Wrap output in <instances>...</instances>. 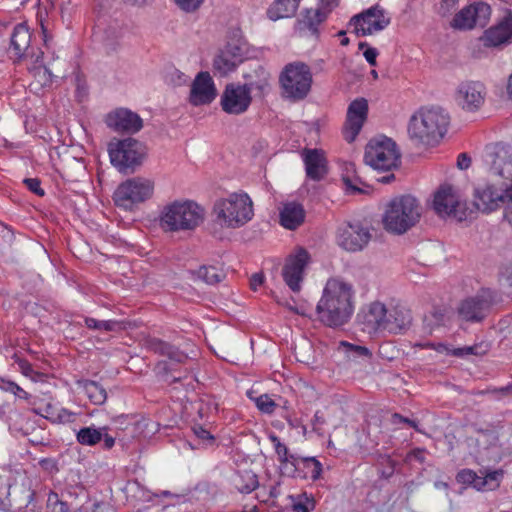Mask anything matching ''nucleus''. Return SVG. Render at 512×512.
<instances>
[{"instance_id": "69168bd1", "label": "nucleus", "mask_w": 512, "mask_h": 512, "mask_svg": "<svg viewBox=\"0 0 512 512\" xmlns=\"http://www.w3.org/2000/svg\"><path fill=\"white\" fill-rule=\"evenodd\" d=\"M263 273H255L250 278V288L254 291L258 289L264 283Z\"/></svg>"}, {"instance_id": "393cba45", "label": "nucleus", "mask_w": 512, "mask_h": 512, "mask_svg": "<svg viewBox=\"0 0 512 512\" xmlns=\"http://www.w3.org/2000/svg\"><path fill=\"white\" fill-rule=\"evenodd\" d=\"M243 78L245 82L242 86L250 94L256 91L259 96H262L269 88L270 73L258 63L246 71Z\"/></svg>"}, {"instance_id": "dca6fc26", "label": "nucleus", "mask_w": 512, "mask_h": 512, "mask_svg": "<svg viewBox=\"0 0 512 512\" xmlns=\"http://www.w3.org/2000/svg\"><path fill=\"white\" fill-rule=\"evenodd\" d=\"M251 102V94L242 85L230 83L221 95L220 104L227 114L240 115L248 110Z\"/></svg>"}, {"instance_id": "3c124183", "label": "nucleus", "mask_w": 512, "mask_h": 512, "mask_svg": "<svg viewBox=\"0 0 512 512\" xmlns=\"http://www.w3.org/2000/svg\"><path fill=\"white\" fill-rule=\"evenodd\" d=\"M23 183L26 185V187L36 194L37 196H44L45 191L41 188V181L38 178H25L23 180Z\"/></svg>"}, {"instance_id": "2f4dec72", "label": "nucleus", "mask_w": 512, "mask_h": 512, "mask_svg": "<svg viewBox=\"0 0 512 512\" xmlns=\"http://www.w3.org/2000/svg\"><path fill=\"white\" fill-rule=\"evenodd\" d=\"M85 394L90 401L95 405H102L107 399V392L105 388L96 381L85 380L82 382Z\"/></svg>"}, {"instance_id": "5701e85b", "label": "nucleus", "mask_w": 512, "mask_h": 512, "mask_svg": "<svg viewBox=\"0 0 512 512\" xmlns=\"http://www.w3.org/2000/svg\"><path fill=\"white\" fill-rule=\"evenodd\" d=\"M307 178L321 181L328 174V161L325 152L317 148H305L301 153Z\"/></svg>"}, {"instance_id": "a18cd8bd", "label": "nucleus", "mask_w": 512, "mask_h": 512, "mask_svg": "<svg viewBox=\"0 0 512 512\" xmlns=\"http://www.w3.org/2000/svg\"><path fill=\"white\" fill-rule=\"evenodd\" d=\"M443 321V314L440 312H432L430 315H425L423 319V329L426 333L431 334L434 326H439Z\"/></svg>"}, {"instance_id": "de8ad7c7", "label": "nucleus", "mask_w": 512, "mask_h": 512, "mask_svg": "<svg viewBox=\"0 0 512 512\" xmlns=\"http://www.w3.org/2000/svg\"><path fill=\"white\" fill-rule=\"evenodd\" d=\"M326 423L327 421L323 412L319 410L316 411L313 416V419L311 420L312 431L315 432L317 435L323 437L325 435L324 427Z\"/></svg>"}, {"instance_id": "e433bc0d", "label": "nucleus", "mask_w": 512, "mask_h": 512, "mask_svg": "<svg viewBox=\"0 0 512 512\" xmlns=\"http://www.w3.org/2000/svg\"><path fill=\"white\" fill-rule=\"evenodd\" d=\"M490 345L486 342H480L472 346H464L455 348L451 351V355L456 357H464L467 355L483 356L488 353Z\"/></svg>"}, {"instance_id": "412c9836", "label": "nucleus", "mask_w": 512, "mask_h": 512, "mask_svg": "<svg viewBox=\"0 0 512 512\" xmlns=\"http://www.w3.org/2000/svg\"><path fill=\"white\" fill-rule=\"evenodd\" d=\"M216 88L208 72H199L190 90L189 102L193 106L210 104L216 97Z\"/></svg>"}, {"instance_id": "8fccbe9b", "label": "nucleus", "mask_w": 512, "mask_h": 512, "mask_svg": "<svg viewBox=\"0 0 512 512\" xmlns=\"http://www.w3.org/2000/svg\"><path fill=\"white\" fill-rule=\"evenodd\" d=\"M341 346H343L346 349V352L349 355H354L358 357H368L371 355L369 349L364 346L353 345L345 341L341 342Z\"/></svg>"}, {"instance_id": "473e14b6", "label": "nucleus", "mask_w": 512, "mask_h": 512, "mask_svg": "<svg viewBox=\"0 0 512 512\" xmlns=\"http://www.w3.org/2000/svg\"><path fill=\"white\" fill-rule=\"evenodd\" d=\"M104 430H108L107 426L94 428L84 427L77 432V441L82 445L93 446L102 440Z\"/></svg>"}, {"instance_id": "13d9d810", "label": "nucleus", "mask_w": 512, "mask_h": 512, "mask_svg": "<svg viewBox=\"0 0 512 512\" xmlns=\"http://www.w3.org/2000/svg\"><path fill=\"white\" fill-rule=\"evenodd\" d=\"M393 423H405L410 427L414 428L416 431H420L418 428V423L415 420L409 419L407 417L402 416L399 413H394L392 415Z\"/></svg>"}, {"instance_id": "49530a36", "label": "nucleus", "mask_w": 512, "mask_h": 512, "mask_svg": "<svg viewBox=\"0 0 512 512\" xmlns=\"http://www.w3.org/2000/svg\"><path fill=\"white\" fill-rule=\"evenodd\" d=\"M269 439L274 444L275 452L278 455L279 462L280 463L287 462L288 453H289L287 446L280 441L278 436H276L274 434H271L269 436Z\"/></svg>"}, {"instance_id": "f257e3e1", "label": "nucleus", "mask_w": 512, "mask_h": 512, "mask_svg": "<svg viewBox=\"0 0 512 512\" xmlns=\"http://www.w3.org/2000/svg\"><path fill=\"white\" fill-rule=\"evenodd\" d=\"M354 312V289L341 278H330L316 306L318 319L327 327L338 328L350 320Z\"/></svg>"}, {"instance_id": "79ce46f5", "label": "nucleus", "mask_w": 512, "mask_h": 512, "mask_svg": "<svg viewBox=\"0 0 512 512\" xmlns=\"http://www.w3.org/2000/svg\"><path fill=\"white\" fill-rule=\"evenodd\" d=\"M47 506L51 512H69L70 510L68 503L62 501L54 491H50L48 495Z\"/></svg>"}, {"instance_id": "cd10ccee", "label": "nucleus", "mask_w": 512, "mask_h": 512, "mask_svg": "<svg viewBox=\"0 0 512 512\" xmlns=\"http://www.w3.org/2000/svg\"><path fill=\"white\" fill-rule=\"evenodd\" d=\"M145 344L149 351L161 356H166L177 363H184L188 358L179 348L159 338H148Z\"/></svg>"}, {"instance_id": "9d476101", "label": "nucleus", "mask_w": 512, "mask_h": 512, "mask_svg": "<svg viewBox=\"0 0 512 512\" xmlns=\"http://www.w3.org/2000/svg\"><path fill=\"white\" fill-rule=\"evenodd\" d=\"M154 182L135 177L121 183L113 194V201L116 206L131 210L134 205L142 203L153 195Z\"/></svg>"}, {"instance_id": "0e129e2a", "label": "nucleus", "mask_w": 512, "mask_h": 512, "mask_svg": "<svg viewBox=\"0 0 512 512\" xmlns=\"http://www.w3.org/2000/svg\"><path fill=\"white\" fill-rule=\"evenodd\" d=\"M471 166V157L467 153H461L457 159V167L466 170Z\"/></svg>"}, {"instance_id": "a878e982", "label": "nucleus", "mask_w": 512, "mask_h": 512, "mask_svg": "<svg viewBox=\"0 0 512 512\" xmlns=\"http://www.w3.org/2000/svg\"><path fill=\"white\" fill-rule=\"evenodd\" d=\"M30 42L31 34L28 27L23 23L17 24L10 37V46L8 48L10 57L17 60L26 57L28 55Z\"/></svg>"}, {"instance_id": "f3484780", "label": "nucleus", "mask_w": 512, "mask_h": 512, "mask_svg": "<svg viewBox=\"0 0 512 512\" xmlns=\"http://www.w3.org/2000/svg\"><path fill=\"white\" fill-rule=\"evenodd\" d=\"M368 116V102L365 98L353 100L347 109L346 121L343 126V137L351 143L360 133Z\"/></svg>"}, {"instance_id": "4468645a", "label": "nucleus", "mask_w": 512, "mask_h": 512, "mask_svg": "<svg viewBox=\"0 0 512 512\" xmlns=\"http://www.w3.org/2000/svg\"><path fill=\"white\" fill-rule=\"evenodd\" d=\"M371 233L369 228L360 222L346 223L338 228V244L347 251H360L370 241Z\"/></svg>"}, {"instance_id": "7ed1b4c3", "label": "nucleus", "mask_w": 512, "mask_h": 512, "mask_svg": "<svg viewBox=\"0 0 512 512\" xmlns=\"http://www.w3.org/2000/svg\"><path fill=\"white\" fill-rule=\"evenodd\" d=\"M363 319L370 332L399 334L410 326L412 316L410 310L403 306L387 308L381 302H373L368 306Z\"/></svg>"}, {"instance_id": "58836bf2", "label": "nucleus", "mask_w": 512, "mask_h": 512, "mask_svg": "<svg viewBox=\"0 0 512 512\" xmlns=\"http://www.w3.org/2000/svg\"><path fill=\"white\" fill-rule=\"evenodd\" d=\"M84 322L89 329L94 330L116 331L124 328L123 323L116 320L100 321L92 317H86Z\"/></svg>"}, {"instance_id": "4c0bfd02", "label": "nucleus", "mask_w": 512, "mask_h": 512, "mask_svg": "<svg viewBox=\"0 0 512 512\" xmlns=\"http://www.w3.org/2000/svg\"><path fill=\"white\" fill-rule=\"evenodd\" d=\"M456 480L462 484H472L476 489L481 490L486 485V480L478 476L471 469H462L456 475Z\"/></svg>"}, {"instance_id": "a211bd4d", "label": "nucleus", "mask_w": 512, "mask_h": 512, "mask_svg": "<svg viewBox=\"0 0 512 512\" xmlns=\"http://www.w3.org/2000/svg\"><path fill=\"white\" fill-rule=\"evenodd\" d=\"M486 96L485 85L480 81H463L456 91V101L467 111H476L484 103Z\"/></svg>"}, {"instance_id": "680f3d73", "label": "nucleus", "mask_w": 512, "mask_h": 512, "mask_svg": "<svg viewBox=\"0 0 512 512\" xmlns=\"http://www.w3.org/2000/svg\"><path fill=\"white\" fill-rule=\"evenodd\" d=\"M306 500H307V503H303V502L293 503V510L295 512H310V510L314 508V502H313V500H310L308 498H306Z\"/></svg>"}, {"instance_id": "f8f14e48", "label": "nucleus", "mask_w": 512, "mask_h": 512, "mask_svg": "<svg viewBox=\"0 0 512 512\" xmlns=\"http://www.w3.org/2000/svg\"><path fill=\"white\" fill-rule=\"evenodd\" d=\"M391 22V18L379 5L372 6L360 14L353 16L350 24L355 27L358 36L372 35L384 30Z\"/></svg>"}, {"instance_id": "2eb2a0df", "label": "nucleus", "mask_w": 512, "mask_h": 512, "mask_svg": "<svg viewBox=\"0 0 512 512\" xmlns=\"http://www.w3.org/2000/svg\"><path fill=\"white\" fill-rule=\"evenodd\" d=\"M310 260L308 251L299 247L295 254L290 255L286 259V263L282 269V276L286 285L293 291L298 292L301 289L303 281L304 269Z\"/></svg>"}, {"instance_id": "f704fd0d", "label": "nucleus", "mask_w": 512, "mask_h": 512, "mask_svg": "<svg viewBox=\"0 0 512 512\" xmlns=\"http://www.w3.org/2000/svg\"><path fill=\"white\" fill-rule=\"evenodd\" d=\"M302 469L304 474L300 475L303 478H310L313 481L318 480L322 473V464L315 457L301 458Z\"/></svg>"}, {"instance_id": "c756f323", "label": "nucleus", "mask_w": 512, "mask_h": 512, "mask_svg": "<svg viewBox=\"0 0 512 512\" xmlns=\"http://www.w3.org/2000/svg\"><path fill=\"white\" fill-rule=\"evenodd\" d=\"M298 6V0H275L269 7L267 15L273 21L288 18L296 13Z\"/></svg>"}, {"instance_id": "bb28decb", "label": "nucleus", "mask_w": 512, "mask_h": 512, "mask_svg": "<svg viewBox=\"0 0 512 512\" xmlns=\"http://www.w3.org/2000/svg\"><path fill=\"white\" fill-rule=\"evenodd\" d=\"M305 220V210L298 202L284 204L280 211V224L289 230L297 229Z\"/></svg>"}, {"instance_id": "a19ab883", "label": "nucleus", "mask_w": 512, "mask_h": 512, "mask_svg": "<svg viewBox=\"0 0 512 512\" xmlns=\"http://www.w3.org/2000/svg\"><path fill=\"white\" fill-rule=\"evenodd\" d=\"M241 480L243 483L236 485L237 489L241 493H251L259 485L257 475L250 471H245L244 474L241 476Z\"/></svg>"}, {"instance_id": "0eeeda50", "label": "nucleus", "mask_w": 512, "mask_h": 512, "mask_svg": "<svg viewBox=\"0 0 512 512\" xmlns=\"http://www.w3.org/2000/svg\"><path fill=\"white\" fill-rule=\"evenodd\" d=\"M364 162L378 171H392L401 164L397 144L384 135L371 139L365 147Z\"/></svg>"}, {"instance_id": "5fc2aeb1", "label": "nucleus", "mask_w": 512, "mask_h": 512, "mask_svg": "<svg viewBox=\"0 0 512 512\" xmlns=\"http://www.w3.org/2000/svg\"><path fill=\"white\" fill-rule=\"evenodd\" d=\"M19 416L20 414L16 409L11 408L9 405H2L0 407V418L10 424L12 416Z\"/></svg>"}, {"instance_id": "72a5a7b5", "label": "nucleus", "mask_w": 512, "mask_h": 512, "mask_svg": "<svg viewBox=\"0 0 512 512\" xmlns=\"http://www.w3.org/2000/svg\"><path fill=\"white\" fill-rule=\"evenodd\" d=\"M196 276L198 279L202 280L208 285H215L222 282L226 273L223 269L215 267V266H201L196 272Z\"/></svg>"}, {"instance_id": "f03ea898", "label": "nucleus", "mask_w": 512, "mask_h": 512, "mask_svg": "<svg viewBox=\"0 0 512 512\" xmlns=\"http://www.w3.org/2000/svg\"><path fill=\"white\" fill-rule=\"evenodd\" d=\"M449 114L441 107L420 109L409 121L408 134L417 144L434 145L446 134Z\"/></svg>"}, {"instance_id": "7c9ffc66", "label": "nucleus", "mask_w": 512, "mask_h": 512, "mask_svg": "<svg viewBox=\"0 0 512 512\" xmlns=\"http://www.w3.org/2000/svg\"><path fill=\"white\" fill-rule=\"evenodd\" d=\"M342 181L351 194L364 193L362 186H366L356 171L354 163H346L342 174Z\"/></svg>"}, {"instance_id": "6e6d98bb", "label": "nucleus", "mask_w": 512, "mask_h": 512, "mask_svg": "<svg viewBox=\"0 0 512 512\" xmlns=\"http://www.w3.org/2000/svg\"><path fill=\"white\" fill-rule=\"evenodd\" d=\"M40 467L49 472V473H56L58 472L57 462L56 460L52 458H43L39 461Z\"/></svg>"}, {"instance_id": "c9c22d12", "label": "nucleus", "mask_w": 512, "mask_h": 512, "mask_svg": "<svg viewBox=\"0 0 512 512\" xmlns=\"http://www.w3.org/2000/svg\"><path fill=\"white\" fill-rule=\"evenodd\" d=\"M452 26L458 29H472L475 27L471 5L459 11L452 20Z\"/></svg>"}, {"instance_id": "c03bdc74", "label": "nucleus", "mask_w": 512, "mask_h": 512, "mask_svg": "<svg viewBox=\"0 0 512 512\" xmlns=\"http://www.w3.org/2000/svg\"><path fill=\"white\" fill-rule=\"evenodd\" d=\"M1 382L3 384L1 388L4 391L10 392L20 399L28 400L30 398V394L23 390L17 383L4 379H1Z\"/></svg>"}, {"instance_id": "423d86ee", "label": "nucleus", "mask_w": 512, "mask_h": 512, "mask_svg": "<svg viewBox=\"0 0 512 512\" xmlns=\"http://www.w3.org/2000/svg\"><path fill=\"white\" fill-rule=\"evenodd\" d=\"M204 219V209L196 202L174 201L164 207L160 222L165 230L180 231L196 228Z\"/></svg>"}, {"instance_id": "e2e57ef3", "label": "nucleus", "mask_w": 512, "mask_h": 512, "mask_svg": "<svg viewBox=\"0 0 512 512\" xmlns=\"http://www.w3.org/2000/svg\"><path fill=\"white\" fill-rule=\"evenodd\" d=\"M364 57L366 59V61L371 65V66H376L377 65V61H376V58L378 56V51L376 48H372V47H367L366 50L364 51Z\"/></svg>"}, {"instance_id": "aec40b11", "label": "nucleus", "mask_w": 512, "mask_h": 512, "mask_svg": "<svg viewBox=\"0 0 512 512\" xmlns=\"http://www.w3.org/2000/svg\"><path fill=\"white\" fill-rule=\"evenodd\" d=\"M105 122L109 128L116 132L136 133L143 127L141 117L126 108H119L109 113Z\"/></svg>"}, {"instance_id": "c85d7f7f", "label": "nucleus", "mask_w": 512, "mask_h": 512, "mask_svg": "<svg viewBox=\"0 0 512 512\" xmlns=\"http://www.w3.org/2000/svg\"><path fill=\"white\" fill-rule=\"evenodd\" d=\"M327 16V12L321 9H307L299 21L300 29L308 30L311 35L317 37L319 34L318 26L326 20Z\"/></svg>"}, {"instance_id": "20e7f679", "label": "nucleus", "mask_w": 512, "mask_h": 512, "mask_svg": "<svg viewBox=\"0 0 512 512\" xmlns=\"http://www.w3.org/2000/svg\"><path fill=\"white\" fill-rule=\"evenodd\" d=\"M421 205L411 195H402L391 199L385 208L382 222L391 233L401 235L415 226L421 217Z\"/></svg>"}, {"instance_id": "4d7b16f0", "label": "nucleus", "mask_w": 512, "mask_h": 512, "mask_svg": "<svg viewBox=\"0 0 512 512\" xmlns=\"http://www.w3.org/2000/svg\"><path fill=\"white\" fill-rule=\"evenodd\" d=\"M73 416H74V413L68 411L67 409H64V408L58 409L54 423L71 422Z\"/></svg>"}, {"instance_id": "09e8293b", "label": "nucleus", "mask_w": 512, "mask_h": 512, "mask_svg": "<svg viewBox=\"0 0 512 512\" xmlns=\"http://www.w3.org/2000/svg\"><path fill=\"white\" fill-rule=\"evenodd\" d=\"M500 281L502 285L507 288L508 293L512 295V262L501 268Z\"/></svg>"}, {"instance_id": "39448f33", "label": "nucleus", "mask_w": 512, "mask_h": 512, "mask_svg": "<svg viewBox=\"0 0 512 512\" xmlns=\"http://www.w3.org/2000/svg\"><path fill=\"white\" fill-rule=\"evenodd\" d=\"M212 215L214 223L221 228H239L252 219L253 203L247 194L233 193L214 203Z\"/></svg>"}, {"instance_id": "9b49d317", "label": "nucleus", "mask_w": 512, "mask_h": 512, "mask_svg": "<svg viewBox=\"0 0 512 512\" xmlns=\"http://www.w3.org/2000/svg\"><path fill=\"white\" fill-rule=\"evenodd\" d=\"M495 304V293L490 289H482L476 295L464 299L459 307L458 314L464 321L480 323L490 315Z\"/></svg>"}, {"instance_id": "6ab92c4d", "label": "nucleus", "mask_w": 512, "mask_h": 512, "mask_svg": "<svg viewBox=\"0 0 512 512\" xmlns=\"http://www.w3.org/2000/svg\"><path fill=\"white\" fill-rule=\"evenodd\" d=\"M245 59V49L239 43H227L215 56L213 68L221 76L227 75L240 65Z\"/></svg>"}, {"instance_id": "864d4df0", "label": "nucleus", "mask_w": 512, "mask_h": 512, "mask_svg": "<svg viewBox=\"0 0 512 512\" xmlns=\"http://www.w3.org/2000/svg\"><path fill=\"white\" fill-rule=\"evenodd\" d=\"M192 430L198 439L203 440V441L207 440L210 442L214 441V436L208 430H206L203 426L195 425V426H193Z\"/></svg>"}, {"instance_id": "603ef678", "label": "nucleus", "mask_w": 512, "mask_h": 512, "mask_svg": "<svg viewBox=\"0 0 512 512\" xmlns=\"http://www.w3.org/2000/svg\"><path fill=\"white\" fill-rule=\"evenodd\" d=\"M176 4L185 12L196 11L204 0H175Z\"/></svg>"}, {"instance_id": "37998d69", "label": "nucleus", "mask_w": 512, "mask_h": 512, "mask_svg": "<svg viewBox=\"0 0 512 512\" xmlns=\"http://www.w3.org/2000/svg\"><path fill=\"white\" fill-rule=\"evenodd\" d=\"M256 407L266 414H272L276 408V403L268 394H262L255 398Z\"/></svg>"}, {"instance_id": "338daca9", "label": "nucleus", "mask_w": 512, "mask_h": 512, "mask_svg": "<svg viewBox=\"0 0 512 512\" xmlns=\"http://www.w3.org/2000/svg\"><path fill=\"white\" fill-rule=\"evenodd\" d=\"M19 366L21 368L22 373L25 376L35 379L34 375H38V373L33 370L32 365L30 363H28L27 361H24V360L20 361Z\"/></svg>"}, {"instance_id": "b1692460", "label": "nucleus", "mask_w": 512, "mask_h": 512, "mask_svg": "<svg viewBox=\"0 0 512 512\" xmlns=\"http://www.w3.org/2000/svg\"><path fill=\"white\" fill-rule=\"evenodd\" d=\"M484 46L498 47L512 42V12H508L496 25L485 31Z\"/></svg>"}, {"instance_id": "774afa93", "label": "nucleus", "mask_w": 512, "mask_h": 512, "mask_svg": "<svg viewBox=\"0 0 512 512\" xmlns=\"http://www.w3.org/2000/svg\"><path fill=\"white\" fill-rule=\"evenodd\" d=\"M425 449L423 448H415L412 451H410L407 455L409 459H415L419 461L420 463H423L425 461Z\"/></svg>"}, {"instance_id": "1a4fd4ad", "label": "nucleus", "mask_w": 512, "mask_h": 512, "mask_svg": "<svg viewBox=\"0 0 512 512\" xmlns=\"http://www.w3.org/2000/svg\"><path fill=\"white\" fill-rule=\"evenodd\" d=\"M147 154V147L134 138H126L109 147L111 163L121 173H133Z\"/></svg>"}, {"instance_id": "ea45409f", "label": "nucleus", "mask_w": 512, "mask_h": 512, "mask_svg": "<svg viewBox=\"0 0 512 512\" xmlns=\"http://www.w3.org/2000/svg\"><path fill=\"white\" fill-rule=\"evenodd\" d=\"M471 8L475 17V26L484 27L491 16L490 5L485 2H477L471 5Z\"/></svg>"}, {"instance_id": "4be33fe9", "label": "nucleus", "mask_w": 512, "mask_h": 512, "mask_svg": "<svg viewBox=\"0 0 512 512\" xmlns=\"http://www.w3.org/2000/svg\"><path fill=\"white\" fill-rule=\"evenodd\" d=\"M460 207L461 203L455 194L454 188L448 184L440 186L433 200L435 212L440 216H454L462 220V215L458 213Z\"/></svg>"}, {"instance_id": "6e6552de", "label": "nucleus", "mask_w": 512, "mask_h": 512, "mask_svg": "<svg viewBox=\"0 0 512 512\" xmlns=\"http://www.w3.org/2000/svg\"><path fill=\"white\" fill-rule=\"evenodd\" d=\"M282 96L292 101L303 100L309 93L312 84V73L303 62L287 64L279 76Z\"/></svg>"}, {"instance_id": "ddd939ff", "label": "nucleus", "mask_w": 512, "mask_h": 512, "mask_svg": "<svg viewBox=\"0 0 512 512\" xmlns=\"http://www.w3.org/2000/svg\"><path fill=\"white\" fill-rule=\"evenodd\" d=\"M486 162L490 172L512 181V146L506 143H496L486 150Z\"/></svg>"}, {"instance_id": "052dcab7", "label": "nucleus", "mask_w": 512, "mask_h": 512, "mask_svg": "<svg viewBox=\"0 0 512 512\" xmlns=\"http://www.w3.org/2000/svg\"><path fill=\"white\" fill-rule=\"evenodd\" d=\"M57 410L52 404L48 403L45 408H44V414L37 411V410H34L35 413L45 417L46 419L50 420L51 422H55V418H56V414H57Z\"/></svg>"}, {"instance_id": "bf43d9fd", "label": "nucleus", "mask_w": 512, "mask_h": 512, "mask_svg": "<svg viewBox=\"0 0 512 512\" xmlns=\"http://www.w3.org/2000/svg\"><path fill=\"white\" fill-rule=\"evenodd\" d=\"M280 464H281L282 474L288 475L291 477L300 476L301 468H299L295 465H291L290 463H287V462L280 463Z\"/></svg>"}]
</instances>
